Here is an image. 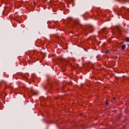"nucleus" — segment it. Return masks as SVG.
I'll use <instances>...</instances> for the list:
<instances>
[{"label":"nucleus","mask_w":129,"mask_h":129,"mask_svg":"<svg viewBox=\"0 0 129 129\" xmlns=\"http://www.w3.org/2000/svg\"><path fill=\"white\" fill-rule=\"evenodd\" d=\"M77 25L80 26L86 33H92L93 32V26L92 25H82L79 22H76Z\"/></svg>","instance_id":"1"},{"label":"nucleus","mask_w":129,"mask_h":129,"mask_svg":"<svg viewBox=\"0 0 129 129\" xmlns=\"http://www.w3.org/2000/svg\"><path fill=\"white\" fill-rule=\"evenodd\" d=\"M89 39H91V40H92V41H93V43H92L93 46H95V44H96V41H95V39H96V36H91V37H89Z\"/></svg>","instance_id":"2"},{"label":"nucleus","mask_w":129,"mask_h":129,"mask_svg":"<svg viewBox=\"0 0 129 129\" xmlns=\"http://www.w3.org/2000/svg\"><path fill=\"white\" fill-rule=\"evenodd\" d=\"M116 14L118 16H119L120 14H121V12H122V10L121 9H117L116 11Z\"/></svg>","instance_id":"3"},{"label":"nucleus","mask_w":129,"mask_h":129,"mask_svg":"<svg viewBox=\"0 0 129 129\" xmlns=\"http://www.w3.org/2000/svg\"><path fill=\"white\" fill-rule=\"evenodd\" d=\"M104 29H102L101 31H99L98 33L99 34H103V33H104Z\"/></svg>","instance_id":"4"},{"label":"nucleus","mask_w":129,"mask_h":129,"mask_svg":"<svg viewBox=\"0 0 129 129\" xmlns=\"http://www.w3.org/2000/svg\"><path fill=\"white\" fill-rule=\"evenodd\" d=\"M122 50H124L125 49V44H123L121 47Z\"/></svg>","instance_id":"5"},{"label":"nucleus","mask_w":129,"mask_h":129,"mask_svg":"<svg viewBox=\"0 0 129 129\" xmlns=\"http://www.w3.org/2000/svg\"><path fill=\"white\" fill-rule=\"evenodd\" d=\"M125 39L126 42H129V37H126Z\"/></svg>","instance_id":"6"},{"label":"nucleus","mask_w":129,"mask_h":129,"mask_svg":"<svg viewBox=\"0 0 129 129\" xmlns=\"http://www.w3.org/2000/svg\"><path fill=\"white\" fill-rule=\"evenodd\" d=\"M33 95H38V93H34Z\"/></svg>","instance_id":"7"},{"label":"nucleus","mask_w":129,"mask_h":129,"mask_svg":"<svg viewBox=\"0 0 129 129\" xmlns=\"http://www.w3.org/2000/svg\"><path fill=\"white\" fill-rule=\"evenodd\" d=\"M105 104H106V105L108 104V102H105Z\"/></svg>","instance_id":"8"},{"label":"nucleus","mask_w":129,"mask_h":129,"mask_svg":"<svg viewBox=\"0 0 129 129\" xmlns=\"http://www.w3.org/2000/svg\"><path fill=\"white\" fill-rule=\"evenodd\" d=\"M118 2H123V1H124V0H118Z\"/></svg>","instance_id":"9"},{"label":"nucleus","mask_w":129,"mask_h":129,"mask_svg":"<svg viewBox=\"0 0 129 129\" xmlns=\"http://www.w3.org/2000/svg\"><path fill=\"white\" fill-rule=\"evenodd\" d=\"M112 99H113L112 100L114 101V100H115V98H113Z\"/></svg>","instance_id":"10"},{"label":"nucleus","mask_w":129,"mask_h":129,"mask_svg":"<svg viewBox=\"0 0 129 129\" xmlns=\"http://www.w3.org/2000/svg\"><path fill=\"white\" fill-rule=\"evenodd\" d=\"M97 45H98V46H99V43H98Z\"/></svg>","instance_id":"11"},{"label":"nucleus","mask_w":129,"mask_h":129,"mask_svg":"<svg viewBox=\"0 0 129 129\" xmlns=\"http://www.w3.org/2000/svg\"><path fill=\"white\" fill-rule=\"evenodd\" d=\"M71 20H72V18H70Z\"/></svg>","instance_id":"12"},{"label":"nucleus","mask_w":129,"mask_h":129,"mask_svg":"<svg viewBox=\"0 0 129 129\" xmlns=\"http://www.w3.org/2000/svg\"><path fill=\"white\" fill-rule=\"evenodd\" d=\"M82 17H84V15H82Z\"/></svg>","instance_id":"13"},{"label":"nucleus","mask_w":129,"mask_h":129,"mask_svg":"<svg viewBox=\"0 0 129 129\" xmlns=\"http://www.w3.org/2000/svg\"><path fill=\"white\" fill-rule=\"evenodd\" d=\"M72 84V83H70V84Z\"/></svg>","instance_id":"14"},{"label":"nucleus","mask_w":129,"mask_h":129,"mask_svg":"<svg viewBox=\"0 0 129 129\" xmlns=\"http://www.w3.org/2000/svg\"><path fill=\"white\" fill-rule=\"evenodd\" d=\"M128 12H129V9L128 10Z\"/></svg>","instance_id":"15"}]
</instances>
